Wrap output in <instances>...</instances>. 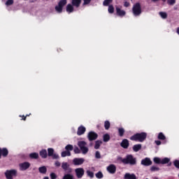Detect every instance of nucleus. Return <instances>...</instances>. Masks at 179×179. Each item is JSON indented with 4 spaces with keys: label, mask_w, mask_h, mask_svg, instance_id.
Returning <instances> with one entry per match:
<instances>
[{
    "label": "nucleus",
    "mask_w": 179,
    "mask_h": 179,
    "mask_svg": "<svg viewBox=\"0 0 179 179\" xmlns=\"http://www.w3.org/2000/svg\"><path fill=\"white\" fill-rule=\"evenodd\" d=\"M148 134L145 132L138 133L131 136L130 140L136 142H144Z\"/></svg>",
    "instance_id": "obj_1"
},
{
    "label": "nucleus",
    "mask_w": 179,
    "mask_h": 179,
    "mask_svg": "<svg viewBox=\"0 0 179 179\" xmlns=\"http://www.w3.org/2000/svg\"><path fill=\"white\" fill-rule=\"evenodd\" d=\"M124 164H130V166H135L136 164V158L134 157L132 155H128L123 160Z\"/></svg>",
    "instance_id": "obj_2"
},
{
    "label": "nucleus",
    "mask_w": 179,
    "mask_h": 179,
    "mask_svg": "<svg viewBox=\"0 0 179 179\" xmlns=\"http://www.w3.org/2000/svg\"><path fill=\"white\" fill-rule=\"evenodd\" d=\"M78 146L80 148L83 155H86L89 152V148H87V143L86 141H78Z\"/></svg>",
    "instance_id": "obj_3"
},
{
    "label": "nucleus",
    "mask_w": 179,
    "mask_h": 179,
    "mask_svg": "<svg viewBox=\"0 0 179 179\" xmlns=\"http://www.w3.org/2000/svg\"><path fill=\"white\" fill-rule=\"evenodd\" d=\"M132 12L134 16H141L142 13V7H141L140 3H136L133 6Z\"/></svg>",
    "instance_id": "obj_4"
},
{
    "label": "nucleus",
    "mask_w": 179,
    "mask_h": 179,
    "mask_svg": "<svg viewBox=\"0 0 179 179\" xmlns=\"http://www.w3.org/2000/svg\"><path fill=\"white\" fill-rule=\"evenodd\" d=\"M4 174L6 176V178L13 179L14 177H16L17 171H16V169L7 170Z\"/></svg>",
    "instance_id": "obj_5"
},
{
    "label": "nucleus",
    "mask_w": 179,
    "mask_h": 179,
    "mask_svg": "<svg viewBox=\"0 0 179 179\" xmlns=\"http://www.w3.org/2000/svg\"><path fill=\"white\" fill-rule=\"evenodd\" d=\"M77 178H82L85 176V169L83 168H77L75 169Z\"/></svg>",
    "instance_id": "obj_6"
},
{
    "label": "nucleus",
    "mask_w": 179,
    "mask_h": 179,
    "mask_svg": "<svg viewBox=\"0 0 179 179\" xmlns=\"http://www.w3.org/2000/svg\"><path fill=\"white\" fill-rule=\"evenodd\" d=\"M62 169H64V171H65V173H72L73 171L72 168H71L69 164H68L67 162L62 163Z\"/></svg>",
    "instance_id": "obj_7"
},
{
    "label": "nucleus",
    "mask_w": 179,
    "mask_h": 179,
    "mask_svg": "<svg viewBox=\"0 0 179 179\" xmlns=\"http://www.w3.org/2000/svg\"><path fill=\"white\" fill-rule=\"evenodd\" d=\"M85 163V159L83 158H74L73 159V164L74 166H82Z\"/></svg>",
    "instance_id": "obj_8"
},
{
    "label": "nucleus",
    "mask_w": 179,
    "mask_h": 179,
    "mask_svg": "<svg viewBox=\"0 0 179 179\" xmlns=\"http://www.w3.org/2000/svg\"><path fill=\"white\" fill-rule=\"evenodd\" d=\"M20 170V171H25V170H27L30 167V163L29 162H23L19 164Z\"/></svg>",
    "instance_id": "obj_9"
},
{
    "label": "nucleus",
    "mask_w": 179,
    "mask_h": 179,
    "mask_svg": "<svg viewBox=\"0 0 179 179\" xmlns=\"http://www.w3.org/2000/svg\"><path fill=\"white\" fill-rule=\"evenodd\" d=\"M99 135L94 131H90L88 133L87 138L89 141H96Z\"/></svg>",
    "instance_id": "obj_10"
},
{
    "label": "nucleus",
    "mask_w": 179,
    "mask_h": 179,
    "mask_svg": "<svg viewBox=\"0 0 179 179\" xmlns=\"http://www.w3.org/2000/svg\"><path fill=\"white\" fill-rule=\"evenodd\" d=\"M9 155V151L8 150V148H0V159H2L3 157H6Z\"/></svg>",
    "instance_id": "obj_11"
},
{
    "label": "nucleus",
    "mask_w": 179,
    "mask_h": 179,
    "mask_svg": "<svg viewBox=\"0 0 179 179\" xmlns=\"http://www.w3.org/2000/svg\"><path fill=\"white\" fill-rule=\"evenodd\" d=\"M141 164L145 166H152V160H150V158L146 157L141 160Z\"/></svg>",
    "instance_id": "obj_12"
},
{
    "label": "nucleus",
    "mask_w": 179,
    "mask_h": 179,
    "mask_svg": "<svg viewBox=\"0 0 179 179\" xmlns=\"http://www.w3.org/2000/svg\"><path fill=\"white\" fill-rule=\"evenodd\" d=\"M115 9H116V13L118 16L122 17V16H125V15H127V13L125 12V10H121V8H120V7H118V6H115Z\"/></svg>",
    "instance_id": "obj_13"
},
{
    "label": "nucleus",
    "mask_w": 179,
    "mask_h": 179,
    "mask_svg": "<svg viewBox=\"0 0 179 179\" xmlns=\"http://www.w3.org/2000/svg\"><path fill=\"white\" fill-rule=\"evenodd\" d=\"M107 171L110 174H115V171H117V167H115V165L114 164H110L107 167Z\"/></svg>",
    "instance_id": "obj_14"
},
{
    "label": "nucleus",
    "mask_w": 179,
    "mask_h": 179,
    "mask_svg": "<svg viewBox=\"0 0 179 179\" xmlns=\"http://www.w3.org/2000/svg\"><path fill=\"white\" fill-rule=\"evenodd\" d=\"M120 146L123 148V149H128L129 147V141L128 139H123L122 143H120Z\"/></svg>",
    "instance_id": "obj_15"
},
{
    "label": "nucleus",
    "mask_w": 179,
    "mask_h": 179,
    "mask_svg": "<svg viewBox=\"0 0 179 179\" xmlns=\"http://www.w3.org/2000/svg\"><path fill=\"white\" fill-rule=\"evenodd\" d=\"M80 3H82V0H72L71 5L75 6L76 8H79L80 6Z\"/></svg>",
    "instance_id": "obj_16"
},
{
    "label": "nucleus",
    "mask_w": 179,
    "mask_h": 179,
    "mask_svg": "<svg viewBox=\"0 0 179 179\" xmlns=\"http://www.w3.org/2000/svg\"><path fill=\"white\" fill-rule=\"evenodd\" d=\"M85 132H86V128L85 127L81 126V127H78V131H77V134L78 136L83 135V134H85Z\"/></svg>",
    "instance_id": "obj_17"
},
{
    "label": "nucleus",
    "mask_w": 179,
    "mask_h": 179,
    "mask_svg": "<svg viewBox=\"0 0 179 179\" xmlns=\"http://www.w3.org/2000/svg\"><path fill=\"white\" fill-rule=\"evenodd\" d=\"M124 179H136V176L134 173H125Z\"/></svg>",
    "instance_id": "obj_18"
},
{
    "label": "nucleus",
    "mask_w": 179,
    "mask_h": 179,
    "mask_svg": "<svg viewBox=\"0 0 179 179\" xmlns=\"http://www.w3.org/2000/svg\"><path fill=\"white\" fill-rule=\"evenodd\" d=\"M66 10L68 13H72V12H73V6L69 3L66 7Z\"/></svg>",
    "instance_id": "obj_19"
},
{
    "label": "nucleus",
    "mask_w": 179,
    "mask_h": 179,
    "mask_svg": "<svg viewBox=\"0 0 179 179\" xmlns=\"http://www.w3.org/2000/svg\"><path fill=\"white\" fill-rule=\"evenodd\" d=\"M142 149V145L141 144H136L133 146V150L134 152H139Z\"/></svg>",
    "instance_id": "obj_20"
},
{
    "label": "nucleus",
    "mask_w": 179,
    "mask_h": 179,
    "mask_svg": "<svg viewBox=\"0 0 179 179\" xmlns=\"http://www.w3.org/2000/svg\"><path fill=\"white\" fill-rule=\"evenodd\" d=\"M40 156L43 158V159H47V150H42L41 152H40Z\"/></svg>",
    "instance_id": "obj_21"
},
{
    "label": "nucleus",
    "mask_w": 179,
    "mask_h": 179,
    "mask_svg": "<svg viewBox=\"0 0 179 179\" xmlns=\"http://www.w3.org/2000/svg\"><path fill=\"white\" fill-rule=\"evenodd\" d=\"M62 179H74L73 175L71 174V173H67L64 174Z\"/></svg>",
    "instance_id": "obj_22"
},
{
    "label": "nucleus",
    "mask_w": 179,
    "mask_h": 179,
    "mask_svg": "<svg viewBox=\"0 0 179 179\" xmlns=\"http://www.w3.org/2000/svg\"><path fill=\"white\" fill-rule=\"evenodd\" d=\"M38 171L41 174H45L47 173V168L45 166H41L38 168Z\"/></svg>",
    "instance_id": "obj_23"
},
{
    "label": "nucleus",
    "mask_w": 179,
    "mask_h": 179,
    "mask_svg": "<svg viewBox=\"0 0 179 179\" xmlns=\"http://www.w3.org/2000/svg\"><path fill=\"white\" fill-rule=\"evenodd\" d=\"M62 157H66V156H71V152L70 151H63L61 153Z\"/></svg>",
    "instance_id": "obj_24"
},
{
    "label": "nucleus",
    "mask_w": 179,
    "mask_h": 179,
    "mask_svg": "<svg viewBox=\"0 0 179 179\" xmlns=\"http://www.w3.org/2000/svg\"><path fill=\"white\" fill-rule=\"evenodd\" d=\"M101 143H103V141H95L94 149H99L100 146H101Z\"/></svg>",
    "instance_id": "obj_25"
},
{
    "label": "nucleus",
    "mask_w": 179,
    "mask_h": 179,
    "mask_svg": "<svg viewBox=\"0 0 179 179\" xmlns=\"http://www.w3.org/2000/svg\"><path fill=\"white\" fill-rule=\"evenodd\" d=\"M29 157H31V159H38V153L32 152L29 155Z\"/></svg>",
    "instance_id": "obj_26"
},
{
    "label": "nucleus",
    "mask_w": 179,
    "mask_h": 179,
    "mask_svg": "<svg viewBox=\"0 0 179 179\" xmlns=\"http://www.w3.org/2000/svg\"><path fill=\"white\" fill-rule=\"evenodd\" d=\"M118 133H119V136L122 137L124 136V134H125V129H124V128H119Z\"/></svg>",
    "instance_id": "obj_27"
},
{
    "label": "nucleus",
    "mask_w": 179,
    "mask_h": 179,
    "mask_svg": "<svg viewBox=\"0 0 179 179\" xmlns=\"http://www.w3.org/2000/svg\"><path fill=\"white\" fill-rule=\"evenodd\" d=\"M153 162L156 164H162V159H160L159 157H155L153 159Z\"/></svg>",
    "instance_id": "obj_28"
},
{
    "label": "nucleus",
    "mask_w": 179,
    "mask_h": 179,
    "mask_svg": "<svg viewBox=\"0 0 179 179\" xmlns=\"http://www.w3.org/2000/svg\"><path fill=\"white\" fill-rule=\"evenodd\" d=\"M170 162V159L168 157H165L161 159V164H167Z\"/></svg>",
    "instance_id": "obj_29"
},
{
    "label": "nucleus",
    "mask_w": 179,
    "mask_h": 179,
    "mask_svg": "<svg viewBox=\"0 0 179 179\" xmlns=\"http://www.w3.org/2000/svg\"><path fill=\"white\" fill-rule=\"evenodd\" d=\"M65 150L67 152H71V150H73V145L69 144L65 147Z\"/></svg>",
    "instance_id": "obj_30"
},
{
    "label": "nucleus",
    "mask_w": 179,
    "mask_h": 179,
    "mask_svg": "<svg viewBox=\"0 0 179 179\" xmlns=\"http://www.w3.org/2000/svg\"><path fill=\"white\" fill-rule=\"evenodd\" d=\"M95 177H96L98 179H101L103 177H104V176L101 171H99L95 174Z\"/></svg>",
    "instance_id": "obj_31"
},
{
    "label": "nucleus",
    "mask_w": 179,
    "mask_h": 179,
    "mask_svg": "<svg viewBox=\"0 0 179 179\" xmlns=\"http://www.w3.org/2000/svg\"><path fill=\"white\" fill-rule=\"evenodd\" d=\"M103 139V142H108L110 141V135L108 134H104Z\"/></svg>",
    "instance_id": "obj_32"
},
{
    "label": "nucleus",
    "mask_w": 179,
    "mask_h": 179,
    "mask_svg": "<svg viewBox=\"0 0 179 179\" xmlns=\"http://www.w3.org/2000/svg\"><path fill=\"white\" fill-rule=\"evenodd\" d=\"M113 3V0H104L103 2V6H108L110 3Z\"/></svg>",
    "instance_id": "obj_33"
},
{
    "label": "nucleus",
    "mask_w": 179,
    "mask_h": 179,
    "mask_svg": "<svg viewBox=\"0 0 179 179\" xmlns=\"http://www.w3.org/2000/svg\"><path fill=\"white\" fill-rule=\"evenodd\" d=\"M110 122L108 120L105 121V122H104L105 129H106V130L110 129Z\"/></svg>",
    "instance_id": "obj_34"
},
{
    "label": "nucleus",
    "mask_w": 179,
    "mask_h": 179,
    "mask_svg": "<svg viewBox=\"0 0 179 179\" xmlns=\"http://www.w3.org/2000/svg\"><path fill=\"white\" fill-rule=\"evenodd\" d=\"M108 11V13H114V6L113 5H109Z\"/></svg>",
    "instance_id": "obj_35"
},
{
    "label": "nucleus",
    "mask_w": 179,
    "mask_h": 179,
    "mask_svg": "<svg viewBox=\"0 0 179 179\" xmlns=\"http://www.w3.org/2000/svg\"><path fill=\"white\" fill-rule=\"evenodd\" d=\"M67 3V0H61L58 5H59V6H62L64 8V6H65L66 3Z\"/></svg>",
    "instance_id": "obj_36"
},
{
    "label": "nucleus",
    "mask_w": 179,
    "mask_h": 179,
    "mask_svg": "<svg viewBox=\"0 0 179 179\" xmlns=\"http://www.w3.org/2000/svg\"><path fill=\"white\" fill-rule=\"evenodd\" d=\"M158 139H160L161 141H164V139H166V136H164V134L161 132L158 134Z\"/></svg>",
    "instance_id": "obj_37"
},
{
    "label": "nucleus",
    "mask_w": 179,
    "mask_h": 179,
    "mask_svg": "<svg viewBox=\"0 0 179 179\" xmlns=\"http://www.w3.org/2000/svg\"><path fill=\"white\" fill-rule=\"evenodd\" d=\"M48 155L49 157H51L54 155V149L53 148H48Z\"/></svg>",
    "instance_id": "obj_38"
},
{
    "label": "nucleus",
    "mask_w": 179,
    "mask_h": 179,
    "mask_svg": "<svg viewBox=\"0 0 179 179\" xmlns=\"http://www.w3.org/2000/svg\"><path fill=\"white\" fill-rule=\"evenodd\" d=\"M63 8L64 7H62L58 4L57 6H56L55 9H56L57 12H58L59 13H61V12H62Z\"/></svg>",
    "instance_id": "obj_39"
},
{
    "label": "nucleus",
    "mask_w": 179,
    "mask_h": 179,
    "mask_svg": "<svg viewBox=\"0 0 179 179\" xmlns=\"http://www.w3.org/2000/svg\"><path fill=\"white\" fill-rule=\"evenodd\" d=\"M159 16H161V17H162V19H167V13H166L164 12H160Z\"/></svg>",
    "instance_id": "obj_40"
},
{
    "label": "nucleus",
    "mask_w": 179,
    "mask_h": 179,
    "mask_svg": "<svg viewBox=\"0 0 179 179\" xmlns=\"http://www.w3.org/2000/svg\"><path fill=\"white\" fill-rule=\"evenodd\" d=\"M150 170L151 171H159V170H160V168L156 166H151Z\"/></svg>",
    "instance_id": "obj_41"
},
{
    "label": "nucleus",
    "mask_w": 179,
    "mask_h": 179,
    "mask_svg": "<svg viewBox=\"0 0 179 179\" xmlns=\"http://www.w3.org/2000/svg\"><path fill=\"white\" fill-rule=\"evenodd\" d=\"M87 174L88 177H90V178H93L94 177V173L90 171H87Z\"/></svg>",
    "instance_id": "obj_42"
},
{
    "label": "nucleus",
    "mask_w": 179,
    "mask_h": 179,
    "mask_svg": "<svg viewBox=\"0 0 179 179\" xmlns=\"http://www.w3.org/2000/svg\"><path fill=\"white\" fill-rule=\"evenodd\" d=\"M167 3L168 5L173 6L176 3V0H168Z\"/></svg>",
    "instance_id": "obj_43"
},
{
    "label": "nucleus",
    "mask_w": 179,
    "mask_h": 179,
    "mask_svg": "<svg viewBox=\"0 0 179 179\" xmlns=\"http://www.w3.org/2000/svg\"><path fill=\"white\" fill-rule=\"evenodd\" d=\"M95 157H96V159H101V155H100V152L96 151L95 152Z\"/></svg>",
    "instance_id": "obj_44"
},
{
    "label": "nucleus",
    "mask_w": 179,
    "mask_h": 179,
    "mask_svg": "<svg viewBox=\"0 0 179 179\" xmlns=\"http://www.w3.org/2000/svg\"><path fill=\"white\" fill-rule=\"evenodd\" d=\"M13 0H8L6 2V5H7L8 6H9V5H13Z\"/></svg>",
    "instance_id": "obj_45"
},
{
    "label": "nucleus",
    "mask_w": 179,
    "mask_h": 179,
    "mask_svg": "<svg viewBox=\"0 0 179 179\" xmlns=\"http://www.w3.org/2000/svg\"><path fill=\"white\" fill-rule=\"evenodd\" d=\"M74 153H76V154L80 153V150L79 149V148L78 147L74 148Z\"/></svg>",
    "instance_id": "obj_46"
},
{
    "label": "nucleus",
    "mask_w": 179,
    "mask_h": 179,
    "mask_svg": "<svg viewBox=\"0 0 179 179\" xmlns=\"http://www.w3.org/2000/svg\"><path fill=\"white\" fill-rule=\"evenodd\" d=\"M173 164L175 166L177 167V169H179V161L178 160H175L173 162Z\"/></svg>",
    "instance_id": "obj_47"
},
{
    "label": "nucleus",
    "mask_w": 179,
    "mask_h": 179,
    "mask_svg": "<svg viewBox=\"0 0 179 179\" xmlns=\"http://www.w3.org/2000/svg\"><path fill=\"white\" fill-rule=\"evenodd\" d=\"M50 178L51 179H57V175L55 173H50Z\"/></svg>",
    "instance_id": "obj_48"
},
{
    "label": "nucleus",
    "mask_w": 179,
    "mask_h": 179,
    "mask_svg": "<svg viewBox=\"0 0 179 179\" xmlns=\"http://www.w3.org/2000/svg\"><path fill=\"white\" fill-rule=\"evenodd\" d=\"M52 157L55 159H59V155H58L57 154H53V155H52Z\"/></svg>",
    "instance_id": "obj_49"
},
{
    "label": "nucleus",
    "mask_w": 179,
    "mask_h": 179,
    "mask_svg": "<svg viewBox=\"0 0 179 179\" xmlns=\"http://www.w3.org/2000/svg\"><path fill=\"white\" fill-rule=\"evenodd\" d=\"M117 160H118L119 162H122V163H123V164H124V161L125 160V158H122V157H117Z\"/></svg>",
    "instance_id": "obj_50"
},
{
    "label": "nucleus",
    "mask_w": 179,
    "mask_h": 179,
    "mask_svg": "<svg viewBox=\"0 0 179 179\" xmlns=\"http://www.w3.org/2000/svg\"><path fill=\"white\" fill-rule=\"evenodd\" d=\"M84 3L83 5H89V3H90L92 0H83Z\"/></svg>",
    "instance_id": "obj_51"
},
{
    "label": "nucleus",
    "mask_w": 179,
    "mask_h": 179,
    "mask_svg": "<svg viewBox=\"0 0 179 179\" xmlns=\"http://www.w3.org/2000/svg\"><path fill=\"white\" fill-rule=\"evenodd\" d=\"M130 5L131 4L128 1H125L124 3V6H125V8H128Z\"/></svg>",
    "instance_id": "obj_52"
},
{
    "label": "nucleus",
    "mask_w": 179,
    "mask_h": 179,
    "mask_svg": "<svg viewBox=\"0 0 179 179\" xmlns=\"http://www.w3.org/2000/svg\"><path fill=\"white\" fill-rule=\"evenodd\" d=\"M155 143H156V145H157V146H160V145H162V141H155Z\"/></svg>",
    "instance_id": "obj_53"
},
{
    "label": "nucleus",
    "mask_w": 179,
    "mask_h": 179,
    "mask_svg": "<svg viewBox=\"0 0 179 179\" xmlns=\"http://www.w3.org/2000/svg\"><path fill=\"white\" fill-rule=\"evenodd\" d=\"M55 164L56 167H59L61 166V163L58 161H57Z\"/></svg>",
    "instance_id": "obj_54"
},
{
    "label": "nucleus",
    "mask_w": 179,
    "mask_h": 179,
    "mask_svg": "<svg viewBox=\"0 0 179 179\" xmlns=\"http://www.w3.org/2000/svg\"><path fill=\"white\" fill-rule=\"evenodd\" d=\"M176 33L179 35V27L177 28Z\"/></svg>",
    "instance_id": "obj_55"
},
{
    "label": "nucleus",
    "mask_w": 179,
    "mask_h": 179,
    "mask_svg": "<svg viewBox=\"0 0 179 179\" xmlns=\"http://www.w3.org/2000/svg\"><path fill=\"white\" fill-rule=\"evenodd\" d=\"M43 179H50V178H48V176H45L43 178Z\"/></svg>",
    "instance_id": "obj_56"
},
{
    "label": "nucleus",
    "mask_w": 179,
    "mask_h": 179,
    "mask_svg": "<svg viewBox=\"0 0 179 179\" xmlns=\"http://www.w3.org/2000/svg\"><path fill=\"white\" fill-rule=\"evenodd\" d=\"M152 2H157V1H159V0H152Z\"/></svg>",
    "instance_id": "obj_57"
},
{
    "label": "nucleus",
    "mask_w": 179,
    "mask_h": 179,
    "mask_svg": "<svg viewBox=\"0 0 179 179\" xmlns=\"http://www.w3.org/2000/svg\"><path fill=\"white\" fill-rule=\"evenodd\" d=\"M169 166H171V163H170V164H169Z\"/></svg>",
    "instance_id": "obj_58"
},
{
    "label": "nucleus",
    "mask_w": 179,
    "mask_h": 179,
    "mask_svg": "<svg viewBox=\"0 0 179 179\" xmlns=\"http://www.w3.org/2000/svg\"><path fill=\"white\" fill-rule=\"evenodd\" d=\"M23 120H26V117H24V118Z\"/></svg>",
    "instance_id": "obj_59"
},
{
    "label": "nucleus",
    "mask_w": 179,
    "mask_h": 179,
    "mask_svg": "<svg viewBox=\"0 0 179 179\" xmlns=\"http://www.w3.org/2000/svg\"><path fill=\"white\" fill-rule=\"evenodd\" d=\"M155 179H159L158 178H155Z\"/></svg>",
    "instance_id": "obj_60"
}]
</instances>
